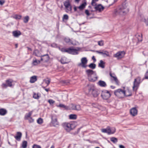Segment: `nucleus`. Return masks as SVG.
I'll return each instance as SVG.
<instances>
[{
    "label": "nucleus",
    "instance_id": "f257e3e1",
    "mask_svg": "<svg viewBox=\"0 0 148 148\" xmlns=\"http://www.w3.org/2000/svg\"><path fill=\"white\" fill-rule=\"evenodd\" d=\"M125 1L119 5L115 9L114 11V14L115 15L123 16L127 14L129 12V9L128 8V5L127 3Z\"/></svg>",
    "mask_w": 148,
    "mask_h": 148
},
{
    "label": "nucleus",
    "instance_id": "f03ea898",
    "mask_svg": "<svg viewBox=\"0 0 148 148\" xmlns=\"http://www.w3.org/2000/svg\"><path fill=\"white\" fill-rule=\"evenodd\" d=\"M85 72L89 81L94 82L97 80V77L95 71L88 69L86 70Z\"/></svg>",
    "mask_w": 148,
    "mask_h": 148
},
{
    "label": "nucleus",
    "instance_id": "7ed1b4c3",
    "mask_svg": "<svg viewBox=\"0 0 148 148\" xmlns=\"http://www.w3.org/2000/svg\"><path fill=\"white\" fill-rule=\"evenodd\" d=\"M123 89L119 88L115 90L114 92V94L120 98H123L124 97H128L131 95V93L129 94H127V92L124 90L125 87H123Z\"/></svg>",
    "mask_w": 148,
    "mask_h": 148
},
{
    "label": "nucleus",
    "instance_id": "20e7f679",
    "mask_svg": "<svg viewBox=\"0 0 148 148\" xmlns=\"http://www.w3.org/2000/svg\"><path fill=\"white\" fill-rule=\"evenodd\" d=\"M51 121L50 123L51 126L55 127H58L60 125V123L58 120L57 116L56 115L51 116Z\"/></svg>",
    "mask_w": 148,
    "mask_h": 148
},
{
    "label": "nucleus",
    "instance_id": "39448f33",
    "mask_svg": "<svg viewBox=\"0 0 148 148\" xmlns=\"http://www.w3.org/2000/svg\"><path fill=\"white\" fill-rule=\"evenodd\" d=\"M88 90L89 92L91 93L94 97H97L99 94L97 90L93 85H88Z\"/></svg>",
    "mask_w": 148,
    "mask_h": 148
},
{
    "label": "nucleus",
    "instance_id": "423d86ee",
    "mask_svg": "<svg viewBox=\"0 0 148 148\" xmlns=\"http://www.w3.org/2000/svg\"><path fill=\"white\" fill-rule=\"evenodd\" d=\"M140 78V77H138L135 79L133 82V89L134 91H136L139 86L140 84L141 83Z\"/></svg>",
    "mask_w": 148,
    "mask_h": 148
},
{
    "label": "nucleus",
    "instance_id": "0eeeda50",
    "mask_svg": "<svg viewBox=\"0 0 148 148\" xmlns=\"http://www.w3.org/2000/svg\"><path fill=\"white\" fill-rule=\"evenodd\" d=\"M88 62L86 58L83 57L81 59V62L78 64V66L83 68H86L87 66V64Z\"/></svg>",
    "mask_w": 148,
    "mask_h": 148
},
{
    "label": "nucleus",
    "instance_id": "6e6552de",
    "mask_svg": "<svg viewBox=\"0 0 148 148\" xmlns=\"http://www.w3.org/2000/svg\"><path fill=\"white\" fill-rule=\"evenodd\" d=\"M66 11V12H71L72 10V6L69 0H66L64 3Z\"/></svg>",
    "mask_w": 148,
    "mask_h": 148
},
{
    "label": "nucleus",
    "instance_id": "1a4fd4ad",
    "mask_svg": "<svg viewBox=\"0 0 148 148\" xmlns=\"http://www.w3.org/2000/svg\"><path fill=\"white\" fill-rule=\"evenodd\" d=\"M101 96L103 99L107 100L110 97L111 95L109 91L104 90L102 91Z\"/></svg>",
    "mask_w": 148,
    "mask_h": 148
},
{
    "label": "nucleus",
    "instance_id": "9d476101",
    "mask_svg": "<svg viewBox=\"0 0 148 148\" xmlns=\"http://www.w3.org/2000/svg\"><path fill=\"white\" fill-rule=\"evenodd\" d=\"M13 82V81L12 79H7L5 81L6 84L3 83L1 85V86L3 88H6L7 87H11L12 86Z\"/></svg>",
    "mask_w": 148,
    "mask_h": 148
},
{
    "label": "nucleus",
    "instance_id": "9b49d317",
    "mask_svg": "<svg viewBox=\"0 0 148 148\" xmlns=\"http://www.w3.org/2000/svg\"><path fill=\"white\" fill-rule=\"evenodd\" d=\"M116 130L113 128L111 129L110 127H108L106 129H103L101 131L103 133H106L109 134H113L115 132Z\"/></svg>",
    "mask_w": 148,
    "mask_h": 148
},
{
    "label": "nucleus",
    "instance_id": "f8f14e48",
    "mask_svg": "<svg viewBox=\"0 0 148 148\" xmlns=\"http://www.w3.org/2000/svg\"><path fill=\"white\" fill-rule=\"evenodd\" d=\"M72 125L69 123H64L62 124V125L64 129L67 132H70L72 129L71 125Z\"/></svg>",
    "mask_w": 148,
    "mask_h": 148
},
{
    "label": "nucleus",
    "instance_id": "ddd939ff",
    "mask_svg": "<svg viewBox=\"0 0 148 148\" xmlns=\"http://www.w3.org/2000/svg\"><path fill=\"white\" fill-rule=\"evenodd\" d=\"M125 52L124 51H120L117 52L116 54H114L113 56L116 58L117 59H120L122 58L125 56Z\"/></svg>",
    "mask_w": 148,
    "mask_h": 148
},
{
    "label": "nucleus",
    "instance_id": "4468645a",
    "mask_svg": "<svg viewBox=\"0 0 148 148\" xmlns=\"http://www.w3.org/2000/svg\"><path fill=\"white\" fill-rule=\"evenodd\" d=\"M68 53L73 55H77L78 54V50L73 47L68 48Z\"/></svg>",
    "mask_w": 148,
    "mask_h": 148
},
{
    "label": "nucleus",
    "instance_id": "2eb2a0df",
    "mask_svg": "<svg viewBox=\"0 0 148 148\" xmlns=\"http://www.w3.org/2000/svg\"><path fill=\"white\" fill-rule=\"evenodd\" d=\"M40 57V61H43L44 62H48L49 59V57L48 55L47 54L43 55H42Z\"/></svg>",
    "mask_w": 148,
    "mask_h": 148
},
{
    "label": "nucleus",
    "instance_id": "dca6fc26",
    "mask_svg": "<svg viewBox=\"0 0 148 148\" xmlns=\"http://www.w3.org/2000/svg\"><path fill=\"white\" fill-rule=\"evenodd\" d=\"M137 110L135 107L133 108L130 110V113L133 116L136 115L137 114Z\"/></svg>",
    "mask_w": 148,
    "mask_h": 148
},
{
    "label": "nucleus",
    "instance_id": "f3484780",
    "mask_svg": "<svg viewBox=\"0 0 148 148\" xmlns=\"http://www.w3.org/2000/svg\"><path fill=\"white\" fill-rule=\"evenodd\" d=\"M95 8L96 11H98L99 12H101L103 10L104 8L101 5L99 4L95 5Z\"/></svg>",
    "mask_w": 148,
    "mask_h": 148
},
{
    "label": "nucleus",
    "instance_id": "a211bd4d",
    "mask_svg": "<svg viewBox=\"0 0 148 148\" xmlns=\"http://www.w3.org/2000/svg\"><path fill=\"white\" fill-rule=\"evenodd\" d=\"M13 35L15 37L18 38L21 34V32L18 30L14 31L12 32Z\"/></svg>",
    "mask_w": 148,
    "mask_h": 148
},
{
    "label": "nucleus",
    "instance_id": "6ab92c4d",
    "mask_svg": "<svg viewBox=\"0 0 148 148\" xmlns=\"http://www.w3.org/2000/svg\"><path fill=\"white\" fill-rule=\"evenodd\" d=\"M72 108L73 110H81L80 106L79 105H74L72 104Z\"/></svg>",
    "mask_w": 148,
    "mask_h": 148
},
{
    "label": "nucleus",
    "instance_id": "aec40b11",
    "mask_svg": "<svg viewBox=\"0 0 148 148\" xmlns=\"http://www.w3.org/2000/svg\"><path fill=\"white\" fill-rule=\"evenodd\" d=\"M22 133L20 132H17L16 133V136H14L15 139L18 141H19L22 136Z\"/></svg>",
    "mask_w": 148,
    "mask_h": 148
},
{
    "label": "nucleus",
    "instance_id": "412c9836",
    "mask_svg": "<svg viewBox=\"0 0 148 148\" xmlns=\"http://www.w3.org/2000/svg\"><path fill=\"white\" fill-rule=\"evenodd\" d=\"M97 84L101 87H106L107 86V84L104 81L100 80L97 83Z\"/></svg>",
    "mask_w": 148,
    "mask_h": 148
},
{
    "label": "nucleus",
    "instance_id": "4be33fe9",
    "mask_svg": "<svg viewBox=\"0 0 148 148\" xmlns=\"http://www.w3.org/2000/svg\"><path fill=\"white\" fill-rule=\"evenodd\" d=\"M33 55L38 57H41L42 55L40 52L37 49L34 51Z\"/></svg>",
    "mask_w": 148,
    "mask_h": 148
},
{
    "label": "nucleus",
    "instance_id": "5701e85b",
    "mask_svg": "<svg viewBox=\"0 0 148 148\" xmlns=\"http://www.w3.org/2000/svg\"><path fill=\"white\" fill-rule=\"evenodd\" d=\"M7 112L6 110L3 108L0 109V115L1 116H4L5 115Z\"/></svg>",
    "mask_w": 148,
    "mask_h": 148
},
{
    "label": "nucleus",
    "instance_id": "b1692460",
    "mask_svg": "<svg viewBox=\"0 0 148 148\" xmlns=\"http://www.w3.org/2000/svg\"><path fill=\"white\" fill-rule=\"evenodd\" d=\"M37 80V76H33L31 77L30 78V82L31 83H34Z\"/></svg>",
    "mask_w": 148,
    "mask_h": 148
},
{
    "label": "nucleus",
    "instance_id": "393cba45",
    "mask_svg": "<svg viewBox=\"0 0 148 148\" xmlns=\"http://www.w3.org/2000/svg\"><path fill=\"white\" fill-rule=\"evenodd\" d=\"M33 112L31 111L29 112L28 113H26L24 119L25 120H27L29 118L31 117V116Z\"/></svg>",
    "mask_w": 148,
    "mask_h": 148
},
{
    "label": "nucleus",
    "instance_id": "a878e982",
    "mask_svg": "<svg viewBox=\"0 0 148 148\" xmlns=\"http://www.w3.org/2000/svg\"><path fill=\"white\" fill-rule=\"evenodd\" d=\"M40 62V60H37L36 58H34V59L33 60L32 64L33 65L36 66L38 64H39Z\"/></svg>",
    "mask_w": 148,
    "mask_h": 148
},
{
    "label": "nucleus",
    "instance_id": "bb28decb",
    "mask_svg": "<svg viewBox=\"0 0 148 148\" xmlns=\"http://www.w3.org/2000/svg\"><path fill=\"white\" fill-rule=\"evenodd\" d=\"M64 41L69 44H73V41L69 38H66L64 39Z\"/></svg>",
    "mask_w": 148,
    "mask_h": 148
},
{
    "label": "nucleus",
    "instance_id": "cd10ccee",
    "mask_svg": "<svg viewBox=\"0 0 148 148\" xmlns=\"http://www.w3.org/2000/svg\"><path fill=\"white\" fill-rule=\"evenodd\" d=\"M66 58L64 56L62 57L60 60L61 63L62 64H65L67 63Z\"/></svg>",
    "mask_w": 148,
    "mask_h": 148
},
{
    "label": "nucleus",
    "instance_id": "c85d7f7f",
    "mask_svg": "<svg viewBox=\"0 0 148 148\" xmlns=\"http://www.w3.org/2000/svg\"><path fill=\"white\" fill-rule=\"evenodd\" d=\"M69 118L70 119L75 120L77 119V116L75 114H71L69 115Z\"/></svg>",
    "mask_w": 148,
    "mask_h": 148
},
{
    "label": "nucleus",
    "instance_id": "c756f323",
    "mask_svg": "<svg viewBox=\"0 0 148 148\" xmlns=\"http://www.w3.org/2000/svg\"><path fill=\"white\" fill-rule=\"evenodd\" d=\"M86 5V3L85 2L82 3L80 6H79L78 8L80 10H82L85 7Z\"/></svg>",
    "mask_w": 148,
    "mask_h": 148
},
{
    "label": "nucleus",
    "instance_id": "7c9ffc66",
    "mask_svg": "<svg viewBox=\"0 0 148 148\" xmlns=\"http://www.w3.org/2000/svg\"><path fill=\"white\" fill-rule=\"evenodd\" d=\"M104 64L105 63L102 60H100V63L99 64V66L100 67L102 68H104L105 67Z\"/></svg>",
    "mask_w": 148,
    "mask_h": 148
},
{
    "label": "nucleus",
    "instance_id": "2f4dec72",
    "mask_svg": "<svg viewBox=\"0 0 148 148\" xmlns=\"http://www.w3.org/2000/svg\"><path fill=\"white\" fill-rule=\"evenodd\" d=\"M88 66L90 69H95L96 67V65L94 63H90Z\"/></svg>",
    "mask_w": 148,
    "mask_h": 148
},
{
    "label": "nucleus",
    "instance_id": "473e14b6",
    "mask_svg": "<svg viewBox=\"0 0 148 148\" xmlns=\"http://www.w3.org/2000/svg\"><path fill=\"white\" fill-rule=\"evenodd\" d=\"M102 55H105L107 57H110V55L109 52L107 51L103 50V53Z\"/></svg>",
    "mask_w": 148,
    "mask_h": 148
},
{
    "label": "nucleus",
    "instance_id": "72a5a7b5",
    "mask_svg": "<svg viewBox=\"0 0 148 148\" xmlns=\"http://www.w3.org/2000/svg\"><path fill=\"white\" fill-rule=\"evenodd\" d=\"M27 145V142L26 141H23L22 145V148H26Z\"/></svg>",
    "mask_w": 148,
    "mask_h": 148
},
{
    "label": "nucleus",
    "instance_id": "f704fd0d",
    "mask_svg": "<svg viewBox=\"0 0 148 148\" xmlns=\"http://www.w3.org/2000/svg\"><path fill=\"white\" fill-rule=\"evenodd\" d=\"M110 140L114 143H115L117 142L118 139L116 138L112 137L110 139Z\"/></svg>",
    "mask_w": 148,
    "mask_h": 148
},
{
    "label": "nucleus",
    "instance_id": "c9c22d12",
    "mask_svg": "<svg viewBox=\"0 0 148 148\" xmlns=\"http://www.w3.org/2000/svg\"><path fill=\"white\" fill-rule=\"evenodd\" d=\"M29 19V16H26L24 18L23 22L25 23H27L28 22Z\"/></svg>",
    "mask_w": 148,
    "mask_h": 148
},
{
    "label": "nucleus",
    "instance_id": "e433bc0d",
    "mask_svg": "<svg viewBox=\"0 0 148 148\" xmlns=\"http://www.w3.org/2000/svg\"><path fill=\"white\" fill-rule=\"evenodd\" d=\"M37 123L39 124H42L43 123V120L41 118H39L37 120Z\"/></svg>",
    "mask_w": 148,
    "mask_h": 148
},
{
    "label": "nucleus",
    "instance_id": "4c0bfd02",
    "mask_svg": "<svg viewBox=\"0 0 148 148\" xmlns=\"http://www.w3.org/2000/svg\"><path fill=\"white\" fill-rule=\"evenodd\" d=\"M137 38L138 41L141 42L142 40V34L138 35L137 37Z\"/></svg>",
    "mask_w": 148,
    "mask_h": 148
},
{
    "label": "nucleus",
    "instance_id": "58836bf2",
    "mask_svg": "<svg viewBox=\"0 0 148 148\" xmlns=\"http://www.w3.org/2000/svg\"><path fill=\"white\" fill-rule=\"evenodd\" d=\"M62 108L65 109H67L68 108V107L65 106L64 105L62 104H60L58 106Z\"/></svg>",
    "mask_w": 148,
    "mask_h": 148
},
{
    "label": "nucleus",
    "instance_id": "ea45409f",
    "mask_svg": "<svg viewBox=\"0 0 148 148\" xmlns=\"http://www.w3.org/2000/svg\"><path fill=\"white\" fill-rule=\"evenodd\" d=\"M33 97L34 99H39V96L38 95V94H36V93H34V94Z\"/></svg>",
    "mask_w": 148,
    "mask_h": 148
},
{
    "label": "nucleus",
    "instance_id": "a19ab883",
    "mask_svg": "<svg viewBox=\"0 0 148 148\" xmlns=\"http://www.w3.org/2000/svg\"><path fill=\"white\" fill-rule=\"evenodd\" d=\"M99 0H92L91 4L93 6H95L96 5V2L98 1Z\"/></svg>",
    "mask_w": 148,
    "mask_h": 148
},
{
    "label": "nucleus",
    "instance_id": "79ce46f5",
    "mask_svg": "<svg viewBox=\"0 0 148 148\" xmlns=\"http://www.w3.org/2000/svg\"><path fill=\"white\" fill-rule=\"evenodd\" d=\"M113 80L115 81L116 84L117 85H119V82L118 79L117 77H114V79H113Z\"/></svg>",
    "mask_w": 148,
    "mask_h": 148
},
{
    "label": "nucleus",
    "instance_id": "37998d69",
    "mask_svg": "<svg viewBox=\"0 0 148 148\" xmlns=\"http://www.w3.org/2000/svg\"><path fill=\"white\" fill-rule=\"evenodd\" d=\"M21 16L20 15H16L14 17V18H15L16 19H19L21 18Z\"/></svg>",
    "mask_w": 148,
    "mask_h": 148
},
{
    "label": "nucleus",
    "instance_id": "c03bdc74",
    "mask_svg": "<svg viewBox=\"0 0 148 148\" xmlns=\"http://www.w3.org/2000/svg\"><path fill=\"white\" fill-rule=\"evenodd\" d=\"M98 45L100 46H103V41L101 40L98 42Z\"/></svg>",
    "mask_w": 148,
    "mask_h": 148
},
{
    "label": "nucleus",
    "instance_id": "a18cd8bd",
    "mask_svg": "<svg viewBox=\"0 0 148 148\" xmlns=\"http://www.w3.org/2000/svg\"><path fill=\"white\" fill-rule=\"evenodd\" d=\"M27 120H28L29 122L30 123L33 122L34 121V119H33L32 117L29 118V119Z\"/></svg>",
    "mask_w": 148,
    "mask_h": 148
},
{
    "label": "nucleus",
    "instance_id": "49530a36",
    "mask_svg": "<svg viewBox=\"0 0 148 148\" xmlns=\"http://www.w3.org/2000/svg\"><path fill=\"white\" fill-rule=\"evenodd\" d=\"M61 50L62 52H67L68 53V48L65 49L62 48L61 49Z\"/></svg>",
    "mask_w": 148,
    "mask_h": 148
},
{
    "label": "nucleus",
    "instance_id": "de8ad7c7",
    "mask_svg": "<svg viewBox=\"0 0 148 148\" xmlns=\"http://www.w3.org/2000/svg\"><path fill=\"white\" fill-rule=\"evenodd\" d=\"M69 18V17L67 15V14H64L63 16V20H67Z\"/></svg>",
    "mask_w": 148,
    "mask_h": 148
},
{
    "label": "nucleus",
    "instance_id": "09e8293b",
    "mask_svg": "<svg viewBox=\"0 0 148 148\" xmlns=\"http://www.w3.org/2000/svg\"><path fill=\"white\" fill-rule=\"evenodd\" d=\"M32 148H41V147L40 145L36 144H34Z\"/></svg>",
    "mask_w": 148,
    "mask_h": 148
},
{
    "label": "nucleus",
    "instance_id": "8fccbe9b",
    "mask_svg": "<svg viewBox=\"0 0 148 148\" xmlns=\"http://www.w3.org/2000/svg\"><path fill=\"white\" fill-rule=\"evenodd\" d=\"M45 83L47 84V86H48L50 83V79H48V80H45Z\"/></svg>",
    "mask_w": 148,
    "mask_h": 148
},
{
    "label": "nucleus",
    "instance_id": "3c124183",
    "mask_svg": "<svg viewBox=\"0 0 148 148\" xmlns=\"http://www.w3.org/2000/svg\"><path fill=\"white\" fill-rule=\"evenodd\" d=\"M48 102L50 104H53L55 102L53 100L51 99L49 100Z\"/></svg>",
    "mask_w": 148,
    "mask_h": 148
},
{
    "label": "nucleus",
    "instance_id": "603ef678",
    "mask_svg": "<svg viewBox=\"0 0 148 148\" xmlns=\"http://www.w3.org/2000/svg\"><path fill=\"white\" fill-rule=\"evenodd\" d=\"M52 47L56 48L58 47L57 45L55 43H53L51 45Z\"/></svg>",
    "mask_w": 148,
    "mask_h": 148
},
{
    "label": "nucleus",
    "instance_id": "864d4df0",
    "mask_svg": "<svg viewBox=\"0 0 148 148\" xmlns=\"http://www.w3.org/2000/svg\"><path fill=\"white\" fill-rule=\"evenodd\" d=\"M145 79H148V71H146V73L145 75Z\"/></svg>",
    "mask_w": 148,
    "mask_h": 148
},
{
    "label": "nucleus",
    "instance_id": "5fc2aeb1",
    "mask_svg": "<svg viewBox=\"0 0 148 148\" xmlns=\"http://www.w3.org/2000/svg\"><path fill=\"white\" fill-rule=\"evenodd\" d=\"M144 22L147 26H148V18L146 19L144 18Z\"/></svg>",
    "mask_w": 148,
    "mask_h": 148
},
{
    "label": "nucleus",
    "instance_id": "6e6d98bb",
    "mask_svg": "<svg viewBox=\"0 0 148 148\" xmlns=\"http://www.w3.org/2000/svg\"><path fill=\"white\" fill-rule=\"evenodd\" d=\"M110 76L113 78V79H114V77H116L115 75L114 74H112L111 73H110Z\"/></svg>",
    "mask_w": 148,
    "mask_h": 148
},
{
    "label": "nucleus",
    "instance_id": "4d7b16f0",
    "mask_svg": "<svg viewBox=\"0 0 148 148\" xmlns=\"http://www.w3.org/2000/svg\"><path fill=\"white\" fill-rule=\"evenodd\" d=\"M5 0H0V5H2L5 3Z\"/></svg>",
    "mask_w": 148,
    "mask_h": 148
},
{
    "label": "nucleus",
    "instance_id": "13d9d810",
    "mask_svg": "<svg viewBox=\"0 0 148 148\" xmlns=\"http://www.w3.org/2000/svg\"><path fill=\"white\" fill-rule=\"evenodd\" d=\"M85 13L86 14L87 16H89L90 14L89 13V11L88 10H86L85 11Z\"/></svg>",
    "mask_w": 148,
    "mask_h": 148
},
{
    "label": "nucleus",
    "instance_id": "bf43d9fd",
    "mask_svg": "<svg viewBox=\"0 0 148 148\" xmlns=\"http://www.w3.org/2000/svg\"><path fill=\"white\" fill-rule=\"evenodd\" d=\"M96 52L97 53L102 54L103 53V50H102V51H96Z\"/></svg>",
    "mask_w": 148,
    "mask_h": 148
},
{
    "label": "nucleus",
    "instance_id": "052dcab7",
    "mask_svg": "<svg viewBox=\"0 0 148 148\" xmlns=\"http://www.w3.org/2000/svg\"><path fill=\"white\" fill-rule=\"evenodd\" d=\"M92 59L93 60L94 62H95L96 61V59L95 58L94 56H93L92 57Z\"/></svg>",
    "mask_w": 148,
    "mask_h": 148
},
{
    "label": "nucleus",
    "instance_id": "680f3d73",
    "mask_svg": "<svg viewBox=\"0 0 148 148\" xmlns=\"http://www.w3.org/2000/svg\"><path fill=\"white\" fill-rule=\"evenodd\" d=\"M119 148H125V147L123 145H119Z\"/></svg>",
    "mask_w": 148,
    "mask_h": 148
},
{
    "label": "nucleus",
    "instance_id": "e2e57ef3",
    "mask_svg": "<svg viewBox=\"0 0 148 148\" xmlns=\"http://www.w3.org/2000/svg\"><path fill=\"white\" fill-rule=\"evenodd\" d=\"M110 88L112 89H114L115 88V87L113 86H110Z\"/></svg>",
    "mask_w": 148,
    "mask_h": 148
},
{
    "label": "nucleus",
    "instance_id": "0e129e2a",
    "mask_svg": "<svg viewBox=\"0 0 148 148\" xmlns=\"http://www.w3.org/2000/svg\"><path fill=\"white\" fill-rule=\"evenodd\" d=\"M43 88L47 92H48L49 91V89L45 88V87H43Z\"/></svg>",
    "mask_w": 148,
    "mask_h": 148
},
{
    "label": "nucleus",
    "instance_id": "69168bd1",
    "mask_svg": "<svg viewBox=\"0 0 148 148\" xmlns=\"http://www.w3.org/2000/svg\"><path fill=\"white\" fill-rule=\"evenodd\" d=\"M74 10L75 11H77V8L75 6L74 8Z\"/></svg>",
    "mask_w": 148,
    "mask_h": 148
},
{
    "label": "nucleus",
    "instance_id": "338daca9",
    "mask_svg": "<svg viewBox=\"0 0 148 148\" xmlns=\"http://www.w3.org/2000/svg\"><path fill=\"white\" fill-rule=\"evenodd\" d=\"M80 0H75V1L76 3H78Z\"/></svg>",
    "mask_w": 148,
    "mask_h": 148
},
{
    "label": "nucleus",
    "instance_id": "774afa93",
    "mask_svg": "<svg viewBox=\"0 0 148 148\" xmlns=\"http://www.w3.org/2000/svg\"><path fill=\"white\" fill-rule=\"evenodd\" d=\"M15 48H17L18 47V45L17 44H16L15 45Z\"/></svg>",
    "mask_w": 148,
    "mask_h": 148
}]
</instances>
